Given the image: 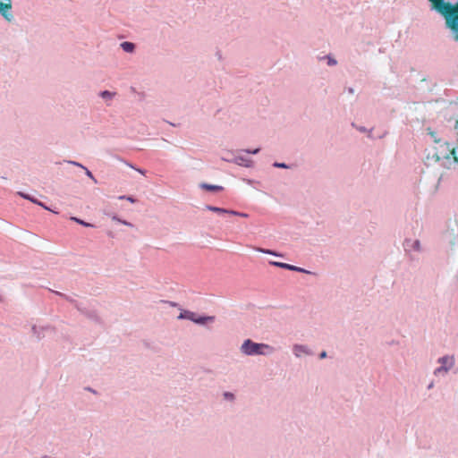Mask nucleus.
Instances as JSON below:
<instances>
[{
	"instance_id": "37",
	"label": "nucleus",
	"mask_w": 458,
	"mask_h": 458,
	"mask_svg": "<svg viewBox=\"0 0 458 458\" xmlns=\"http://www.w3.org/2000/svg\"><path fill=\"white\" fill-rule=\"evenodd\" d=\"M433 386H434V383H433V382H431V383L428 386V389H431V388H433Z\"/></svg>"
},
{
	"instance_id": "21",
	"label": "nucleus",
	"mask_w": 458,
	"mask_h": 458,
	"mask_svg": "<svg viewBox=\"0 0 458 458\" xmlns=\"http://www.w3.org/2000/svg\"><path fill=\"white\" fill-rule=\"evenodd\" d=\"M70 219L83 225V226H86V227H93L94 226L92 224L87 223L78 217H75V216H72Z\"/></svg>"
},
{
	"instance_id": "12",
	"label": "nucleus",
	"mask_w": 458,
	"mask_h": 458,
	"mask_svg": "<svg viewBox=\"0 0 458 458\" xmlns=\"http://www.w3.org/2000/svg\"><path fill=\"white\" fill-rule=\"evenodd\" d=\"M120 47L121 48L126 52V53H130V54H132L135 52V49H136V45L132 42H129V41H123L120 44Z\"/></svg>"
},
{
	"instance_id": "30",
	"label": "nucleus",
	"mask_w": 458,
	"mask_h": 458,
	"mask_svg": "<svg viewBox=\"0 0 458 458\" xmlns=\"http://www.w3.org/2000/svg\"><path fill=\"white\" fill-rule=\"evenodd\" d=\"M161 301L164 302V303L168 304L171 307H179V304L177 302H174V301Z\"/></svg>"
},
{
	"instance_id": "40",
	"label": "nucleus",
	"mask_w": 458,
	"mask_h": 458,
	"mask_svg": "<svg viewBox=\"0 0 458 458\" xmlns=\"http://www.w3.org/2000/svg\"><path fill=\"white\" fill-rule=\"evenodd\" d=\"M454 33H455V40H458V31H456Z\"/></svg>"
},
{
	"instance_id": "3",
	"label": "nucleus",
	"mask_w": 458,
	"mask_h": 458,
	"mask_svg": "<svg viewBox=\"0 0 458 458\" xmlns=\"http://www.w3.org/2000/svg\"><path fill=\"white\" fill-rule=\"evenodd\" d=\"M439 367L436 368L433 371L436 377H445L455 365V359L453 355H444L437 359Z\"/></svg>"
},
{
	"instance_id": "22",
	"label": "nucleus",
	"mask_w": 458,
	"mask_h": 458,
	"mask_svg": "<svg viewBox=\"0 0 458 458\" xmlns=\"http://www.w3.org/2000/svg\"><path fill=\"white\" fill-rule=\"evenodd\" d=\"M356 129L360 131V132H367L368 133V137L370 138V139H373V135H372V129L370 130H368L366 127L364 126H355Z\"/></svg>"
},
{
	"instance_id": "36",
	"label": "nucleus",
	"mask_w": 458,
	"mask_h": 458,
	"mask_svg": "<svg viewBox=\"0 0 458 458\" xmlns=\"http://www.w3.org/2000/svg\"><path fill=\"white\" fill-rule=\"evenodd\" d=\"M112 219H113V220H114V221H117V222H119V223H121V221H122V219H121V218H119L117 216H112Z\"/></svg>"
},
{
	"instance_id": "5",
	"label": "nucleus",
	"mask_w": 458,
	"mask_h": 458,
	"mask_svg": "<svg viewBox=\"0 0 458 458\" xmlns=\"http://www.w3.org/2000/svg\"><path fill=\"white\" fill-rule=\"evenodd\" d=\"M76 309L89 319L98 324L101 323V318L96 310L83 306L81 303H76Z\"/></svg>"
},
{
	"instance_id": "39",
	"label": "nucleus",
	"mask_w": 458,
	"mask_h": 458,
	"mask_svg": "<svg viewBox=\"0 0 458 458\" xmlns=\"http://www.w3.org/2000/svg\"><path fill=\"white\" fill-rule=\"evenodd\" d=\"M40 458H51V456L45 454V455L41 456Z\"/></svg>"
},
{
	"instance_id": "20",
	"label": "nucleus",
	"mask_w": 458,
	"mask_h": 458,
	"mask_svg": "<svg viewBox=\"0 0 458 458\" xmlns=\"http://www.w3.org/2000/svg\"><path fill=\"white\" fill-rule=\"evenodd\" d=\"M120 161H122L123 163H124L127 166L138 171L140 174L145 175L146 174V171L143 170V169H140V168H137L135 167L131 163L123 159V158H119Z\"/></svg>"
},
{
	"instance_id": "14",
	"label": "nucleus",
	"mask_w": 458,
	"mask_h": 458,
	"mask_svg": "<svg viewBox=\"0 0 458 458\" xmlns=\"http://www.w3.org/2000/svg\"><path fill=\"white\" fill-rule=\"evenodd\" d=\"M320 61L325 60L327 64L330 67L335 66L337 64V60L332 55H326L318 57Z\"/></svg>"
},
{
	"instance_id": "16",
	"label": "nucleus",
	"mask_w": 458,
	"mask_h": 458,
	"mask_svg": "<svg viewBox=\"0 0 458 458\" xmlns=\"http://www.w3.org/2000/svg\"><path fill=\"white\" fill-rule=\"evenodd\" d=\"M18 195H20L21 198L25 199H28L30 201H31L32 203L34 204H37L38 206H43V203L40 202L39 200H38L37 199H35L34 197L30 196V194H27V193H24V192H21V191H19L18 192Z\"/></svg>"
},
{
	"instance_id": "31",
	"label": "nucleus",
	"mask_w": 458,
	"mask_h": 458,
	"mask_svg": "<svg viewBox=\"0 0 458 458\" xmlns=\"http://www.w3.org/2000/svg\"><path fill=\"white\" fill-rule=\"evenodd\" d=\"M69 164L72 165H75V166H78V167H81L83 169V167H85L83 165L76 162V161H68Z\"/></svg>"
},
{
	"instance_id": "35",
	"label": "nucleus",
	"mask_w": 458,
	"mask_h": 458,
	"mask_svg": "<svg viewBox=\"0 0 458 458\" xmlns=\"http://www.w3.org/2000/svg\"><path fill=\"white\" fill-rule=\"evenodd\" d=\"M222 159H223L224 161H226V162H232V163H233V158H231V157H222Z\"/></svg>"
},
{
	"instance_id": "4",
	"label": "nucleus",
	"mask_w": 458,
	"mask_h": 458,
	"mask_svg": "<svg viewBox=\"0 0 458 458\" xmlns=\"http://www.w3.org/2000/svg\"><path fill=\"white\" fill-rule=\"evenodd\" d=\"M54 331L55 327L51 325L41 326L34 324L31 326V335L38 341L43 339L47 333Z\"/></svg>"
},
{
	"instance_id": "38",
	"label": "nucleus",
	"mask_w": 458,
	"mask_h": 458,
	"mask_svg": "<svg viewBox=\"0 0 458 458\" xmlns=\"http://www.w3.org/2000/svg\"><path fill=\"white\" fill-rule=\"evenodd\" d=\"M43 208L47 210H51L48 207L46 206V204L43 203V206H41Z\"/></svg>"
},
{
	"instance_id": "29",
	"label": "nucleus",
	"mask_w": 458,
	"mask_h": 458,
	"mask_svg": "<svg viewBox=\"0 0 458 458\" xmlns=\"http://www.w3.org/2000/svg\"><path fill=\"white\" fill-rule=\"evenodd\" d=\"M243 151H245L246 153H249V154L256 155V154H258L260 151V148H255V149H244Z\"/></svg>"
},
{
	"instance_id": "13",
	"label": "nucleus",
	"mask_w": 458,
	"mask_h": 458,
	"mask_svg": "<svg viewBox=\"0 0 458 458\" xmlns=\"http://www.w3.org/2000/svg\"><path fill=\"white\" fill-rule=\"evenodd\" d=\"M199 187L208 191H222L224 190V188L220 185H214L206 182L200 183Z\"/></svg>"
},
{
	"instance_id": "34",
	"label": "nucleus",
	"mask_w": 458,
	"mask_h": 458,
	"mask_svg": "<svg viewBox=\"0 0 458 458\" xmlns=\"http://www.w3.org/2000/svg\"><path fill=\"white\" fill-rule=\"evenodd\" d=\"M121 223L124 225H127V226H133L131 223L128 222V221H125V220H123L121 221Z\"/></svg>"
},
{
	"instance_id": "24",
	"label": "nucleus",
	"mask_w": 458,
	"mask_h": 458,
	"mask_svg": "<svg viewBox=\"0 0 458 458\" xmlns=\"http://www.w3.org/2000/svg\"><path fill=\"white\" fill-rule=\"evenodd\" d=\"M55 293L56 295H59V296H61V297L64 298L66 301H70V302L73 303L75 306H76V303H78L75 300H73V299H72V298H71L70 296H67V295H65V294H64V293H60V292H55Z\"/></svg>"
},
{
	"instance_id": "2",
	"label": "nucleus",
	"mask_w": 458,
	"mask_h": 458,
	"mask_svg": "<svg viewBox=\"0 0 458 458\" xmlns=\"http://www.w3.org/2000/svg\"><path fill=\"white\" fill-rule=\"evenodd\" d=\"M240 351L242 354L247 356H267L273 354L276 349L267 344L256 343L251 339H246L242 344Z\"/></svg>"
},
{
	"instance_id": "32",
	"label": "nucleus",
	"mask_w": 458,
	"mask_h": 458,
	"mask_svg": "<svg viewBox=\"0 0 458 458\" xmlns=\"http://www.w3.org/2000/svg\"><path fill=\"white\" fill-rule=\"evenodd\" d=\"M451 155L453 156V157H454V161H455L456 163H458V157H456V151H455V148H452V150H451Z\"/></svg>"
},
{
	"instance_id": "23",
	"label": "nucleus",
	"mask_w": 458,
	"mask_h": 458,
	"mask_svg": "<svg viewBox=\"0 0 458 458\" xmlns=\"http://www.w3.org/2000/svg\"><path fill=\"white\" fill-rule=\"evenodd\" d=\"M228 214L236 216H240V217H248L249 216V215L247 213L239 212V211H235V210H232V209L228 210Z\"/></svg>"
},
{
	"instance_id": "9",
	"label": "nucleus",
	"mask_w": 458,
	"mask_h": 458,
	"mask_svg": "<svg viewBox=\"0 0 458 458\" xmlns=\"http://www.w3.org/2000/svg\"><path fill=\"white\" fill-rule=\"evenodd\" d=\"M269 264L271 266L281 267V268L287 269L290 271H295V272L305 273V274H313L311 271H309L302 267L290 265L287 263H283V262H278V261H269Z\"/></svg>"
},
{
	"instance_id": "15",
	"label": "nucleus",
	"mask_w": 458,
	"mask_h": 458,
	"mask_svg": "<svg viewBox=\"0 0 458 458\" xmlns=\"http://www.w3.org/2000/svg\"><path fill=\"white\" fill-rule=\"evenodd\" d=\"M253 249L255 250H257L259 252H261V253H264V254H269V255H273V256H276V257H283L282 253H278V252H276L275 250H272L263 249V248H260V247H254Z\"/></svg>"
},
{
	"instance_id": "8",
	"label": "nucleus",
	"mask_w": 458,
	"mask_h": 458,
	"mask_svg": "<svg viewBox=\"0 0 458 458\" xmlns=\"http://www.w3.org/2000/svg\"><path fill=\"white\" fill-rule=\"evenodd\" d=\"M293 354L300 359L303 356H311L313 355V352L311 351V349L306 345V344H294L293 345Z\"/></svg>"
},
{
	"instance_id": "26",
	"label": "nucleus",
	"mask_w": 458,
	"mask_h": 458,
	"mask_svg": "<svg viewBox=\"0 0 458 458\" xmlns=\"http://www.w3.org/2000/svg\"><path fill=\"white\" fill-rule=\"evenodd\" d=\"M273 166L276 168H283V169H288L290 168V165L285 163H280V162H274Z\"/></svg>"
},
{
	"instance_id": "28",
	"label": "nucleus",
	"mask_w": 458,
	"mask_h": 458,
	"mask_svg": "<svg viewBox=\"0 0 458 458\" xmlns=\"http://www.w3.org/2000/svg\"><path fill=\"white\" fill-rule=\"evenodd\" d=\"M83 169L85 170L86 175L89 177L94 182H97V179L95 178L93 174L87 167H83Z\"/></svg>"
},
{
	"instance_id": "11",
	"label": "nucleus",
	"mask_w": 458,
	"mask_h": 458,
	"mask_svg": "<svg viewBox=\"0 0 458 458\" xmlns=\"http://www.w3.org/2000/svg\"><path fill=\"white\" fill-rule=\"evenodd\" d=\"M233 163L244 167H251L253 165L252 160L244 156H236L233 157Z\"/></svg>"
},
{
	"instance_id": "41",
	"label": "nucleus",
	"mask_w": 458,
	"mask_h": 458,
	"mask_svg": "<svg viewBox=\"0 0 458 458\" xmlns=\"http://www.w3.org/2000/svg\"><path fill=\"white\" fill-rule=\"evenodd\" d=\"M349 92H350V93H352V92H353V89H349Z\"/></svg>"
},
{
	"instance_id": "17",
	"label": "nucleus",
	"mask_w": 458,
	"mask_h": 458,
	"mask_svg": "<svg viewBox=\"0 0 458 458\" xmlns=\"http://www.w3.org/2000/svg\"><path fill=\"white\" fill-rule=\"evenodd\" d=\"M181 313L179 314V316L177 317L178 319L180 320H182V319H187V320H191V318L193 317L192 316V311L191 310H182L181 309Z\"/></svg>"
},
{
	"instance_id": "27",
	"label": "nucleus",
	"mask_w": 458,
	"mask_h": 458,
	"mask_svg": "<svg viewBox=\"0 0 458 458\" xmlns=\"http://www.w3.org/2000/svg\"><path fill=\"white\" fill-rule=\"evenodd\" d=\"M119 199H126V201H130L131 203H135L137 201L136 199L133 198L132 196L126 195L119 196Z\"/></svg>"
},
{
	"instance_id": "19",
	"label": "nucleus",
	"mask_w": 458,
	"mask_h": 458,
	"mask_svg": "<svg viewBox=\"0 0 458 458\" xmlns=\"http://www.w3.org/2000/svg\"><path fill=\"white\" fill-rule=\"evenodd\" d=\"M115 92H111L109 90H103L99 93V97L105 100H112L115 96Z\"/></svg>"
},
{
	"instance_id": "6",
	"label": "nucleus",
	"mask_w": 458,
	"mask_h": 458,
	"mask_svg": "<svg viewBox=\"0 0 458 458\" xmlns=\"http://www.w3.org/2000/svg\"><path fill=\"white\" fill-rule=\"evenodd\" d=\"M12 9H13L12 0H0V14L7 21H12L13 20V14Z\"/></svg>"
},
{
	"instance_id": "18",
	"label": "nucleus",
	"mask_w": 458,
	"mask_h": 458,
	"mask_svg": "<svg viewBox=\"0 0 458 458\" xmlns=\"http://www.w3.org/2000/svg\"><path fill=\"white\" fill-rule=\"evenodd\" d=\"M206 209L215 212V213H217V214H228V210H229L226 208H218V207H215V206H211V205H207Z\"/></svg>"
},
{
	"instance_id": "1",
	"label": "nucleus",
	"mask_w": 458,
	"mask_h": 458,
	"mask_svg": "<svg viewBox=\"0 0 458 458\" xmlns=\"http://www.w3.org/2000/svg\"><path fill=\"white\" fill-rule=\"evenodd\" d=\"M430 10L435 11L445 20V25L452 31H458V2L452 4L445 0H428Z\"/></svg>"
},
{
	"instance_id": "33",
	"label": "nucleus",
	"mask_w": 458,
	"mask_h": 458,
	"mask_svg": "<svg viewBox=\"0 0 458 458\" xmlns=\"http://www.w3.org/2000/svg\"><path fill=\"white\" fill-rule=\"evenodd\" d=\"M327 353L326 351H323L319 353V359H325V358H327Z\"/></svg>"
},
{
	"instance_id": "7",
	"label": "nucleus",
	"mask_w": 458,
	"mask_h": 458,
	"mask_svg": "<svg viewBox=\"0 0 458 458\" xmlns=\"http://www.w3.org/2000/svg\"><path fill=\"white\" fill-rule=\"evenodd\" d=\"M191 322L203 327H208L209 324H213L216 321L215 316L199 315L192 311Z\"/></svg>"
},
{
	"instance_id": "25",
	"label": "nucleus",
	"mask_w": 458,
	"mask_h": 458,
	"mask_svg": "<svg viewBox=\"0 0 458 458\" xmlns=\"http://www.w3.org/2000/svg\"><path fill=\"white\" fill-rule=\"evenodd\" d=\"M223 397L225 400L230 401V402H233L235 399L234 394L231 392H225L223 394Z\"/></svg>"
},
{
	"instance_id": "10",
	"label": "nucleus",
	"mask_w": 458,
	"mask_h": 458,
	"mask_svg": "<svg viewBox=\"0 0 458 458\" xmlns=\"http://www.w3.org/2000/svg\"><path fill=\"white\" fill-rule=\"evenodd\" d=\"M405 250H414L420 252L421 250L420 242L419 240H405L404 242Z\"/></svg>"
}]
</instances>
